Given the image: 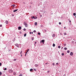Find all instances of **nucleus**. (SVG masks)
Segmentation results:
<instances>
[{"label": "nucleus", "mask_w": 76, "mask_h": 76, "mask_svg": "<svg viewBox=\"0 0 76 76\" xmlns=\"http://www.w3.org/2000/svg\"><path fill=\"white\" fill-rule=\"evenodd\" d=\"M69 22H70H70H71V20H70L69 21Z\"/></svg>", "instance_id": "41"}, {"label": "nucleus", "mask_w": 76, "mask_h": 76, "mask_svg": "<svg viewBox=\"0 0 76 76\" xmlns=\"http://www.w3.org/2000/svg\"><path fill=\"white\" fill-rule=\"evenodd\" d=\"M38 35H40V33H39V32L38 33Z\"/></svg>", "instance_id": "35"}, {"label": "nucleus", "mask_w": 76, "mask_h": 76, "mask_svg": "<svg viewBox=\"0 0 76 76\" xmlns=\"http://www.w3.org/2000/svg\"><path fill=\"white\" fill-rule=\"evenodd\" d=\"M64 76H66V75H65V74H64Z\"/></svg>", "instance_id": "53"}, {"label": "nucleus", "mask_w": 76, "mask_h": 76, "mask_svg": "<svg viewBox=\"0 0 76 76\" xmlns=\"http://www.w3.org/2000/svg\"><path fill=\"white\" fill-rule=\"evenodd\" d=\"M15 7V6H14V7Z\"/></svg>", "instance_id": "55"}, {"label": "nucleus", "mask_w": 76, "mask_h": 76, "mask_svg": "<svg viewBox=\"0 0 76 76\" xmlns=\"http://www.w3.org/2000/svg\"><path fill=\"white\" fill-rule=\"evenodd\" d=\"M16 73L15 72H14V73H13V75H16Z\"/></svg>", "instance_id": "18"}, {"label": "nucleus", "mask_w": 76, "mask_h": 76, "mask_svg": "<svg viewBox=\"0 0 76 76\" xmlns=\"http://www.w3.org/2000/svg\"><path fill=\"white\" fill-rule=\"evenodd\" d=\"M29 49H28L26 51V54L29 51Z\"/></svg>", "instance_id": "11"}, {"label": "nucleus", "mask_w": 76, "mask_h": 76, "mask_svg": "<svg viewBox=\"0 0 76 76\" xmlns=\"http://www.w3.org/2000/svg\"><path fill=\"white\" fill-rule=\"evenodd\" d=\"M63 47H62L61 48V49H63Z\"/></svg>", "instance_id": "44"}, {"label": "nucleus", "mask_w": 76, "mask_h": 76, "mask_svg": "<svg viewBox=\"0 0 76 76\" xmlns=\"http://www.w3.org/2000/svg\"><path fill=\"white\" fill-rule=\"evenodd\" d=\"M12 16H13V15H12Z\"/></svg>", "instance_id": "58"}, {"label": "nucleus", "mask_w": 76, "mask_h": 76, "mask_svg": "<svg viewBox=\"0 0 76 76\" xmlns=\"http://www.w3.org/2000/svg\"><path fill=\"white\" fill-rule=\"evenodd\" d=\"M53 66H54L55 65V64L53 63Z\"/></svg>", "instance_id": "30"}, {"label": "nucleus", "mask_w": 76, "mask_h": 76, "mask_svg": "<svg viewBox=\"0 0 76 76\" xmlns=\"http://www.w3.org/2000/svg\"><path fill=\"white\" fill-rule=\"evenodd\" d=\"M9 72L10 73H12V72H13V70H12V69H10L9 70Z\"/></svg>", "instance_id": "2"}, {"label": "nucleus", "mask_w": 76, "mask_h": 76, "mask_svg": "<svg viewBox=\"0 0 76 76\" xmlns=\"http://www.w3.org/2000/svg\"><path fill=\"white\" fill-rule=\"evenodd\" d=\"M20 33H21V32L20 31Z\"/></svg>", "instance_id": "52"}, {"label": "nucleus", "mask_w": 76, "mask_h": 76, "mask_svg": "<svg viewBox=\"0 0 76 76\" xmlns=\"http://www.w3.org/2000/svg\"><path fill=\"white\" fill-rule=\"evenodd\" d=\"M59 25H61V22H59Z\"/></svg>", "instance_id": "27"}, {"label": "nucleus", "mask_w": 76, "mask_h": 76, "mask_svg": "<svg viewBox=\"0 0 76 76\" xmlns=\"http://www.w3.org/2000/svg\"><path fill=\"white\" fill-rule=\"evenodd\" d=\"M34 17H34V16H33L31 17V19H34Z\"/></svg>", "instance_id": "17"}, {"label": "nucleus", "mask_w": 76, "mask_h": 76, "mask_svg": "<svg viewBox=\"0 0 76 76\" xmlns=\"http://www.w3.org/2000/svg\"><path fill=\"white\" fill-rule=\"evenodd\" d=\"M67 48H64V50H67Z\"/></svg>", "instance_id": "14"}, {"label": "nucleus", "mask_w": 76, "mask_h": 76, "mask_svg": "<svg viewBox=\"0 0 76 76\" xmlns=\"http://www.w3.org/2000/svg\"><path fill=\"white\" fill-rule=\"evenodd\" d=\"M60 34H61V33Z\"/></svg>", "instance_id": "54"}, {"label": "nucleus", "mask_w": 76, "mask_h": 76, "mask_svg": "<svg viewBox=\"0 0 76 76\" xmlns=\"http://www.w3.org/2000/svg\"><path fill=\"white\" fill-rule=\"evenodd\" d=\"M22 51H21L20 52V54L21 55V54H22Z\"/></svg>", "instance_id": "39"}, {"label": "nucleus", "mask_w": 76, "mask_h": 76, "mask_svg": "<svg viewBox=\"0 0 76 76\" xmlns=\"http://www.w3.org/2000/svg\"><path fill=\"white\" fill-rule=\"evenodd\" d=\"M67 53H70V51H69V50H68L67 51Z\"/></svg>", "instance_id": "22"}, {"label": "nucleus", "mask_w": 76, "mask_h": 76, "mask_svg": "<svg viewBox=\"0 0 76 76\" xmlns=\"http://www.w3.org/2000/svg\"><path fill=\"white\" fill-rule=\"evenodd\" d=\"M55 46V44H53V47H54Z\"/></svg>", "instance_id": "24"}, {"label": "nucleus", "mask_w": 76, "mask_h": 76, "mask_svg": "<svg viewBox=\"0 0 76 76\" xmlns=\"http://www.w3.org/2000/svg\"><path fill=\"white\" fill-rule=\"evenodd\" d=\"M42 42H45V41L44 40H42Z\"/></svg>", "instance_id": "9"}, {"label": "nucleus", "mask_w": 76, "mask_h": 76, "mask_svg": "<svg viewBox=\"0 0 76 76\" xmlns=\"http://www.w3.org/2000/svg\"><path fill=\"white\" fill-rule=\"evenodd\" d=\"M48 64V63H46L45 64Z\"/></svg>", "instance_id": "45"}, {"label": "nucleus", "mask_w": 76, "mask_h": 76, "mask_svg": "<svg viewBox=\"0 0 76 76\" xmlns=\"http://www.w3.org/2000/svg\"><path fill=\"white\" fill-rule=\"evenodd\" d=\"M12 9H13V8H12Z\"/></svg>", "instance_id": "56"}, {"label": "nucleus", "mask_w": 76, "mask_h": 76, "mask_svg": "<svg viewBox=\"0 0 76 76\" xmlns=\"http://www.w3.org/2000/svg\"><path fill=\"white\" fill-rule=\"evenodd\" d=\"M23 31H26V29L24 28L23 29Z\"/></svg>", "instance_id": "28"}, {"label": "nucleus", "mask_w": 76, "mask_h": 76, "mask_svg": "<svg viewBox=\"0 0 76 76\" xmlns=\"http://www.w3.org/2000/svg\"><path fill=\"white\" fill-rule=\"evenodd\" d=\"M12 6H15V5H13Z\"/></svg>", "instance_id": "51"}, {"label": "nucleus", "mask_w": 76, "mask_h": 76, "mask_svg": "<svg viewBox=\"0 0 76 76\" xmlns=\"http://www.w3.org/2000/svg\"><path fill=\"white\" fill-rule=\"evenodd\" d=\"M19 76H22V75L20 74V75H19Z\"/></svg>", "instance_id": "32"}, {"label": "nucleus", "mask_w": 76, "mask_h": 76, "mask_svg": "<svg viewBox=\"0 0 76 76\" xmlns=\"http://www.w3.org/2000/svg\"><path fill=\"white\" fill-rule=\"evenodd\" d=\"M49 72H50V71H47L48 73H49Z\"/></svg>", "instance_id": "40"}, {"label": "nucleus", "mask_w": 76, "mask_h": 76, "mask_svg": "<svg viewBox=\"0 0 76 76\" xmlns=\"http://www.w3.org/2000/svg\"><path fill=\"white\" fill-rule=\"evenodd\" d=\"M55 36H56V35L54 34H53V35H52V37H55Z\"/></svg>", "instance_id": "6"}, {"label": "nucleus", "mask_w": 76, "mask_h": 76, "mask_svg": "<svg viewBox=\"0 0 76 76\" xmlns=\"http://www.w3.org/2000/svg\"><path fill=\"white\" fill-rule=\"evenodd\" d=\"M64 29H65L66 27H64Z\"/></svg>", "instance_id": "49"}, {"label": "nucleus", "mask_w": 76, "mask_h": 76, "mask_svg": "<svg viewBox=\"0 0 76 76\" xmlns=\"http://www.w3.org/2000/svg\"><path fill=\"white\" fill-rule=\"evenodd\" d=\"M61 47L60 46H58V48H60Z\"/></svg>", "instance_id": "20"}, {"label": "nucleus", "mask_w": 76, "mask_h": 76, "mask_svg": "<svg viewBox=\"0 0 76 76\" xmlns=\"http://www.w3.org/2000/svg\"><path fill=\"white\" fill-rule=\"evenodd\" d=\"M34 38H31V40L33 41V40H34Z\"/></svg>", "instance_id": "26"}, {"label": "nucleus", "mask_w": 76, "mask_h": 76, "mask_svg": "<svg viewBox=\"0 0 76 76\" xmlns=\"http://www.w3.org/2000/svg\"><path fill=\"white\" fill-rule=\"evenodd\" d=\"M16 59H14V61H16Z\"/></svg>", "instance_id": "31"}, {"label": "nucleus", "mask_w": 76, "mask_h": 76, "mask_svg": "<svg viewBox=\"0 0 76 76\" xmlns=\"http://www.w3.org/2000/svg\"><path fill=\"white\" fill-rule=\"evenodd\" d=\"M31 34H33V32H31Z\"/></svg>", "instance_id": "47"}, {"label": "nucleus", "mask_w": 76, "mask_h": 76, "mask_svg": "<svg viewBox=\"0 0 76 76\" xmlns=\"http://www.w3.org/2000/svg\"><path fill=\"white\" fill-rule=\"evenodd\" d=\"M64 46H66V44H64Z\"/></svg>", "instance_id": "29"}, {"label": "nucleus", "mask_w": 76, "mask_h": 76, "mask_svg": "<svg viewBox=\"0 0 76 76\" xmlns=\"http://www.w3.org/2000/svg\"><path fill=\"white\" fill-rule=\"evenodd\" d=\"M23 4H25V2H23Z\"/></svg>", "instance_id": "46"}, {"label": "nucleus", "mask_w": 76, "mask_h": 76, "mask_svg": "<svg viewBox=\"0 0 76 76\" xmlns=\"http://www.w3.org/2000/svg\"><path fill=\"white\" fill-rule=\"evenodd\" d=\"M34 70L35 71H36V70H37V69H34Z\"/></svg>", "instance_id": "36"}, {"label": "nucleus", "mask_w": 76, "mask_h": 76, "mask_svg": "<svg viewBox=\"0 0 76 76\" xmlns=\"http://www.w3.org/2000/svg\"><path fill=\"white\" fill-rule=\"evenodd\" d=\"M34 32H36V31L35 30H34V31H33Z\"/></svg>", "instance_id": "34"}, {"label": "nucleus", "mask_w": 76, "mask_h": 76, "mask_svg": "<svg viewBox=\"0 0 76 76\" xmlns=\"http://www.w3.org/2000/svg\"><path fill=\"white\" fill-rule=\"evenodd\" d=\"M34 43L36 44H37V42H35Z\"/></svg>", "instance_id": "42"}, {"label": "nucleus", "mask_w": 76, "mask_h": 76, "mask_svg": "<svg viewBox=\"0 0 76 76\" xmlns=\"http://www.w3.org/2000/svg\"><path fill=\"white\" fill-rule=\"evenodd\" d=\"M26 34H25L24 35V37H26Z\"/></svg>", "instance_id": "19"}, {"label": "nucleus", "mask_w": 76, "mask_h": 76, "mask_svg": "<svg viewBox=\"0 0 76 76\" xmlns=\"http://www.w3.org/2000/svg\"><path fill=\"white\" fill-rule=\"evenodd\" d=\"M40 17H42V15H40Z\"/></svg>", "instance_id": "43"}, {"label": "nucleus", "mask_w": 76, "mask_h": 76, "mask_svg": "<svg viewBox=\"0 0 76 76\" xmlns=\"http://www.w3.org/2000/svg\"><path fill=\"white\" fill-rule=\"evenodd\" d=\"M12 16H13V15H12Z\"/></svg>", "instance_id": "57"}, {"label": "nucleus", "mask_w": 76, "mask_h": 76, "mask_svg": "<svg viewBox=\"0 0 76 76\" xmlns=\"http://www.w3.org/2000/svg\"><path fill=\"white\" fill-rule=\"evenodd\" d=\"M21 56H22V55H21Z\"/></svg>", "instance_id": "59"}, {"label": "nucleus", "mask_w": 76, "mask_h": 76, "mask_svg": "<svg viewBox=\"0 0 76 76\" xmlns=\"http://www.w3.org/2000/svg\"><path fill=\"white\" fill-rule=\"evenodd\" d=\"M1 66V63H0V66Z\"/></svg>", "instance_id": "37"}, {"label": "nucleus", "mask_w": 76, "mask_h": 76, "mask_svg": "<svg viewBox=\"0 0 76 76\" xmlns=\"http://www.w3.org/2000/svg\"><path fill=\"white\" fill-rule=\"evenodd\" d=\"M61 55H62V56H64V53H62Z\"/></svg>", "instance_id": "21"}, {"label": "nucleus", "mask_w": 76, "mask_h": 76, "mask_svg": "<svg viewBox=\"0 0 76 76\" xmlns=\"http://www.w3.org/2000/svg\"><path fill=\"white\" fill-rule=\"evenodd\" d=\"M18 10H14L13 11V12H17V11H18Z\"/></svg>", "instance_id": "8"}, {"label": "nucleus", "mask_w": 76, "mask_h": 76, "mask_svg": "<svg viewBox=\"0 0 76 76\" xmlns=\"http://www.w3.org/2000/svg\"><path fill=\"white\" fill-rule=\"evenodd\" d=\"M1 75H2V73L1 72H0V76H1Z\"/></svg>", "instance_id": "15"}, {"label": "nucleus", "mask_w": 76, "mask_h": 76, "mask_svg": "<svg viewBox=\"0 0 76 76\" xmlns=\"http://www.w3.org/2000/svg\"><path fill=\"white\" fill-rule=\"evenodd\" d=\"M4 70H7V68H5L4 69Z\"/></svg>", "instance_id": "25"}, {"label": "nucleus", "mask_w": 76, "mask_h": 76, "mask_svg": "<svg viewBox=\"0 0 76 76\" xmlns=\"http://www.w3.org/2000/svg\"><path fill=\"white\" fill-rule=\"evenodd\" d=\"M56 64H57V65H58V63H56Z\"/></svg>", "instance_id": "38"}, {"label": "nucleus", "mask_w": 76, "mask_h": 76, "mask_svg": "<svg viewBox=\"0 0 76 76\" xmlns=\"http://www.w3.org/2000/svg\"><path fill=\"white\" fill-rule=\"evenodd\" d=\"M26 56V54L25 56Z\"/></svg>", "instance_id": "48"}, {"label": "nucleus", "mask_w": 76, "mask_h": 76, "mask_svg": "<svg viewBox=\"0 0 76 76\" xmlns=\"http://www.w3.org/2000/svg\"><path fill=\"white\" fill-rule=\"evenodd\" d=\"M64 35H66V34L65 32V33H64Z\"/></svg>", "instance_id": "23"}, {"label": "nucleus", "mask_w": 76, "mask_h": 76, "mask_svg": "<svg viewBox=\"0 0 76 76\" xmlns=\"http://www.w3.org/2000/svg\"><path fill=\"white\" fill-rule=\"evenodd\" d=\"M73 52H71L70 53V56H73Z\"/></svg>", "instance_id": "3"}, {"label": "nucleus", "mask_w": 76, "mask_h": 76, "mask_svg": "<svg viewBox=\"0 0 76 76\" xmlns=\"http://www.w3.org/2000/svg\"><path fill=\"white\" fill-rule=\"evenodd\" d=\"M37 25V22H36L35 23V25L36 26Z\"/></svg>", "instance_id": "13"}, {"label": "nucleus", "mask_w": 76, "mask_h": 76, "mask_svg": "<svg viewBox=\"0 0 76 76\" xmlns=\"http://www.w3.org/2000/svg\"><path fill=\"white\" fill-rule=\"evenodd\" d=\"M5 22L6 24H8V23H9V22L7 20H6Z\"/></svg>", "instance_id": "4"}, {"label": "nucleus", "mask_w": 76, "mask_h": 76, "mask_svg": "<svg viewBox=\"0 0 76 76\" xmlns=\"http://www.w3.org/2000/svg\"><path fill=\"white\" fill-rule=\"evenodd\" d=\"M24 25L26 27H28V24H27L26 23L24 22Z\"/></svg>", "instance_id": "1"}, {"label": "nucleus", "mask_w": 76, "mask_h": 76, "mask_svg": "<svg viewBox=\"0 0 76 76\" xmlns=\"http://www.w3.org/2000/svg\"><path fill=\"white\" fill-rule=\"evenodd\" d=\"M30 34H31V32H30Z\"/></svg>", "instance_id": "50"}, {"label": "nucleus", "mask_w": 76, "mask_h": 76, "mask_svg": "<svg viewBox=\"0 0 76 76\" xmlns=\"http://www.w3.org/2000/svg\"><path fill=\"white\" fill-rule=\"evenodd\" d=\"M18 29L19 30H20V29H22V27H18Z\"/></svg>", "instance_id": "5"}, {"label": "nucleus", "mask_w": 76, "mask_h": 76, "mask_svg": "<svg viewBox=\"0 0 76 76\" xmlns=\"http://www.w3.org/2000/svg\"><path fill=\"white\" fill-rule=\"evenodd\" d=\"M0 26L1 27H2V25L1 24L0 25Z\"/></svg>", "instance_id": "33"}, {"label": "nucleus", "mask_w": 76, "mask_h": 76, "mask_svg": "<svg viewBox=\"0 0 76 76\" xmlns=\"http://www.w3.org/2000/svg\"><path fill=\"white\" fill-rule=\"evenodd\" d=\"M73 15H74V16H76V13H74L73 14Z\"/></svg>", "instance_id": "16"}, {"label": "nucleus", "mask_w": 76, "mask_h": 76, "mask_svg": "<svg viewBox=\"0 0 76 76\" xmlns=\"http://www.w3.org/2000/svg\"><path fill=\"white\" fill-rule=\"evenodd\" d=\"M37 19V17H35L34 18V19Z\"/></svg>", "instance_id": "12"}, {"label": "nucleus", "mask_w": 76, "mask_h": 76, "mask_svg": "<svg viewBox=\"0 0 76 76\" xmlns=\"http://www.w3.org/2000/svg\"><path fill=\"white\" fill-rule=\"evenodd\" d=\"M33 71V69H30V72H32Z\"/></svg>", "instance_id": "10"}, {"label": "nucleus", "mask_w": 76, "mask_h": 76, "mask_svg": "<svg viewBox=\"0 0 76 76\" xmlns=\"http://www.w3.org/2000/svg\"><path fill=\"white\" fill-rule=\"evenodd\" d=\"M34 66H35V67H38V65L37 64H35Z\"/></svg>", "instance_id": "7"}]
</instances>
